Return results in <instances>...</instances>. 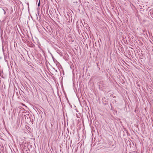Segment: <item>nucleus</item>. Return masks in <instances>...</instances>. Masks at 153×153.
Listing matches in <instances>:
<instances>
[{
    "mask_svg": "<svg viewBox=\"0 0 153 153\" xmlns=\"http://www.w3.org/2000/svg\"><path fill=\"white\" fill-rule=\"evenodd\" d=\"M24 117H27V119H28V117H29V116L28 114H26V115H24Z\"/></svg>",
    "mask_w": 153,
    "mask_h": 153,
    "instance_id": "nucleus-1",
    "label": "nucleus"
},
{
    "mask_svg": "<svg viewBox=\"0 0 153 153\" xmlns=\"http://www.w3.org/2000/svg\"><path fill=\"white\" fill-rule=\"evenodd\" d=\"M3 10L4 12V14H6V12H5V10L4 9H3Z\"/></svg>",
    "mask_w": 153,
    "mask_h": 153,
    "instance_id": "nucleus-2",
    "label": "nucleus"
},
{
    "mask_svg": "<svg viewBox=\"0 0 153 153\" xmlns=\"http://www.w3.org/2000/svg\"><path fill=\"white\" fill-rule=\"evenodd\" d=\"M150 11H151L150 13H152V14H153V10H151Z\"/></svg>",
    "mask_w": 153,
    "mask_h": 153,
    "instance_id": "nucleus-4",
    "label": "nucleus"
},
{
    "mask_svg": "<svg viewBox=\"0 0 153 153\" xmlns=\"http://www.w3.org/2000/svg\"><path fill=\"white\" fill-rule=\"evenodd\" d=\"M40 5V1L39 0V3L38 4V6H39Z\"/></svg>",
    "mask_w": 153,
    "mask_h": 153,
    "instance_id": "nucleus-3",
    "label": "nucleus"
}]
</instances>
